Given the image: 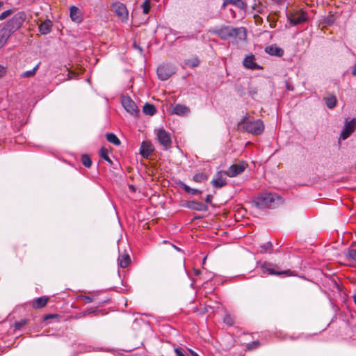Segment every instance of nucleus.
I'll list each match as a JSON object with an SVG mask.
<instances>
[{"mask_svg":"<svg viewBox=\"0 0 356 356\" xmlns=\"http://www.w3.org/2000/svg\"><path fill=\"white\" fill-rule=\"evenodd\" d=\"M175 73V68L168 64L161 65L157 68L158 77L162 81L168 79Z\"/></svg>","mask_w":356,"mask_h":356,"instance_id":"9","label":"nucleus"},{"mask_svg":"<svg viewBox=\"0 0 356 356\" xmlns=\"http://www.w3.org/2000/svg\"><path fill=\"white\" fill-rule=\"evenodd\" d=\"M227 4H229L228 2H227V0H225L222 4V7H225Z\"/></svg>","mask_w":356,"mask_h":356,"instance_id":"50","label":"nucleus"},{"mask_svg":"<svg viewBox=\"0 0 356 356\" xmlns=\"http://www.w3.org/2000/svg\"><path fill=\"white\" fill-rule=\"evenodd\" d=\"M193 179L197 183H202L208 179V176L204 172H199L193 176Z\"/></svg>","mask_w":356,"mask_h":356,"instance_id":"28","label":"nucleus"},{"mask_svg":"<svg viewBox=\"0 0 356 356\" xmlns=\"http://www.w3.org/2000/svg\"><path fill=\"white\" fill-rule=\"evenodd\" d=\"M238 128L253 135H260L264 130V124L261 120H250L248 115L244 116L238 123Z\"/></svg>","mask_w":356,"mask_h":356,"instance_id":"2","label":"nucleus"},{"mask_svg":"<svg viewBox=\"0 0 356 356\" xmlns=\"http://www.w3.org/2000/svg\"><path fill=\"white\" fill-rule=\"evenodd\" d=\"M156 110L153 104L146 103L143 106V112L146 115H153L155 114Z\"/></svg>","mask_w":356,"mask_h":356,"instance_id":"27","label":"nucleus"},{"mask_svg":"<svg viewBox=\"0 0 356 356\" xmlns=\"http://www.w3.org/2000/svg\"><path fill=\"white\" fill-rule=\"evenodd\" d=\"M180 188H181L183 190H184L186 193H189V194H191V195H197V194H201L202 192L198 190V189H195V188H191L190 186H188V185H186L185 183L182 182V181H180L179 184H178Z\"/></svg>","mask_w":356,"mask_h":356,"instance_id":"23","label":"nucleus"},{"mask_svg":"<svg viewBox=\"0 0 356 356\" xmlns=\"http://www.w3.org/2000/svg\"><path fill=\"white\" fill-rule=\"evenodd\" d=\"M90 314V312H84L83 313V316H87V315H88V314Z\"/></svg>","mask_w":356,"mask_h":356,"instance_id":"49","label":"nucleus"},{"mask_svg":"<svg viewBox=\"0 0 356 356\" xmlns=\"http://www.w3.org/2000/svg\"><path fill=\"white\" fill-rule=\"evenodd\" d=\"M26 19L25 12H18L4 24L3 27L13 34L22 27Z\"/></svg>","mask_w":356,"mask_h":356,"instance_id":"4","label":"nucleus"},{"mask_svg":"<svg viewBox=\"0 0 356 356\" xmlns=\"http://www.w3.org/2000/svg\"><path fill=\"white\" fill-rule=\"evenodd\" d=\"M56 317H57L56 314H49L44 317V320L47 321L48 319L54 318H56Z\"/></svg>","mask_w":356,"mask_h":356,"instance_id":"43","label":"nucleus"},{"mask_svg":"<svg viewBox=\"0 0 356 356\" xmlns=\"http://www.w3.org/2000/svg\"><path fill=\"white\" fill-rule=\"evenodd\" d=\"M12 13H13V10H7L3 12L0 15V20H3V19H6L8 16H10Z\"/></svg>","mask_w":356,"mask_h":356,"instance_id":"39","label":"nucleus"},{"mask_svg":"<svg viewBox=\"0 0 356 356\" xmlns=\"http://www.w3.org/2000/svg\"><path fill=\"white\" fill-rule=\"evenodd\" d=\"M325 101L326 106L330 109L334 108L337 102L336 96L333 95H329L325 98Z\"/></svg>","mask_w":356,"mask_h":356,"instance_id":"24","label":"nucleus"},{"mask_svg":"<svg viewBox=\"0 0 356 356\" xmlns=\"http://www.w3.org/2000/svg\"><path fill=\"white\" fill-rule=\"evenodd\" d=\"M134 46L136 49H138L140 51H142V48L138 46L136 43L134 44Z\"/></svg>","mask_w":356,"mask_h":356,"instance_id":"48","label":"nucleus"},{"mask_svg":"<svg viewBox=\"0 0 356 356\" xmlns=\"http://www.w3.org/2000/svg\"><path fill=\"white\" fill-rule=\"evenodd\" d=\"M356 129V118L351 119L349 122L345 123L344 127L341 131L340 138L343 140L347 139Z\"/></svg>","mask_w":356,"mask_h":356,"instance_id":"11","label":"nucleus"},{"mask_svg":"<svg viewBox=\"0 0 356 356\" xmlns=\"http://www.w3.org/2000/svg\"><path fill=\"white\" fill-rule=\"evenodd\" d=\"M225 175V171H219L215 175L211 181V184L215 188H221L227 184Z\"/></svg>","mask_w":356,"mask_h":356,"instance_id":"12","label":"nucleus"},{"mask_svg":"<svg viewBox=\"0 0 356 356\" xmlns=\"http://www.w3.org/2000/svg\"><path fill=\"white\" fill-rule=\"evenodd\" d=\"M99 154H100V156L102 158H103L104 159H105L109 164L112 165L113 164V161H111V159L108 157V152L106 149L104 148H102L100 152H99Z\"/></svg>","mask_w":356,"mask_h":356,"instance_id":"33","label":"nucleus"},{"mask_svg":"<svg viewBox=\"0 0 356 356\" xmlns=\"http://www.w3.org/2000/svg\"><path fill=\"white\" fill-rule=\"evenodd\" d=\"M186 207L188 209L199 211H207L208 209V207L207 204L197 201H188L186 203Z\"/></svg>","mask_w":356,"mask_h":356,"instance_id":"15","label":"nucleus"},{"mask_svg":"<svg viewBox=\"0 0 356 356\" xmlns=\"http://www.w3.org/2000/svg\"><path fill=\"white\" fill-rule=\"evenodd\" d=\"M188 350L192 356H200L196 352H195L191 348H188Z\"/></svg>","mask_w":356,"mask_h":356,"instance_id":"46","label":"nucleus"},{"mask_svg":"<svg viewBox=\"0 0 356 356\" xmlns=\"http://www.w3.org/2000/svg\"><path fill=\"white\" fill-rule=\"evenodd\" d=\"M272 247V244L270 243H268L263 246H261V248H263L265 251H266L268 249Z\"/></svg>","mask_w":356,"mask_h":356,"instance_id":"45","label":"nucleus"},{"mask_svg":"<svg viewBox=\"0 0 356 356\" xmlns=\"http://www.w3.org/2000/svg\"><path fill=\"white\" fill-rule=\"evenodd\" d=\"M175 353L176 356H188L187 353L181 347H177L175 348Z\"/></svg>","mask_w":356,"mask_h":356,"instance_id":"36","label":"nucleus"},{"mask_svg":"<svg viewBox=\"0 0 356 356\" xmlns=\"http://www.w3.org/2000/svg\"><path fill=\"white\" fill-rule=\"evenodd\" d=\"M49 298L44 296L38 298L33 302V307L34 309H40L44 307L47 302Z\"/></svg>","mask_w":356,"mask_h":356,"instance_id":"22","label":"nucleus"},{"mask_svg":"<svg viewBox=\"0 0 356 356\" xmlns=\"http://www.w3.org/2000/svg\"><path fill=\"white\" fill-rule=\"evenodd\" d=\"M111 9L122 22H127L129 18V11L126 6L116 1L111 5Z\"/></svg>","mask_w":356,"mask_h":356,"instance_id":"5","label":"nucleus"},{"mask_svg":"<svg viewBox=\"0 0 356 356\" xmlns=\"http://www.w3.org/2000/svg\"><path fill=\"white\" fill-rule=\"evenodd\" d=\"M200 61L199 58L196 56L184 60V64L190 67H197L200 65Z\"/></svg>","mask_w":356,"mask_h":356,"instance_id":"26","label":"nucleus"},{"mask_svg":"<svg viewBox=\"0 0 356 356\" xmlns=\"http://www.w3.org/2000/svg\"><path fill=\"white\" fill-rule=\"evenodd\" d=\"M212 199H213V195H208L206 197L205 201H206L207 203L211 204V202H212Z\"/></svg>","mask_w":356,"mask_h":356,"instance_id":"44","label":"nucleus"},{"mask_svg":"<svg viewBox=\"0 0 356 356\" xmlns=\"http://www.w3.org/2000/svg\"><path fill=\"white\" fill-rule=\"evenodd\" d=\"M122 105L124 109L131 115H137L138 113V107L136 103L131 99L130 97H123L121 100Z\"/></svg>","mask_w":356,"mask_h":356,"instance_id":"10","label":"nucleus"},{"mask_svg":"<svg viewBox=\"0 0 356 356\" xmlns=\"http://www.w3.org/2000/svg\"><path fill=\"white\" fill-rule=\"evenodd\" d=\"M156 138L159 143L163 146V149L167 150L172 146L170 134L165 129L161 128L156 130Z\"/></svg>","mask_w":356,"mask_h":356,"instance_id":"6","label":"nucleus"},{"mask_svg":"<svg viewBox=\"0 0 356 356\" xmlns=\"http://www.w3.org/2000/svg\"><path fill=\"white\" fill-rule=\"evenodd\" d=\"M52 22L50 19H46L39 25V31L42 35L48 34L51 32Z\"/></svg>","mask_w":356,"mask_h":356,"instance_id":"20","label":"nucleus"},{"mask_svg":"<svg viewBox=\"0 0 356 356\" xmlns=\"http://www.w3.org/2000/svg\"><path fill=\"white\" fill-rule=\"evenodd\" d=\"M289 20L291 24L297 25L305 22L307 20V13L300 12L291 15Z\"/></svg>","mask_w":356,"mask_h":356,"instance_id":"13","label":"nucleus"},{"mask_svg":"<svg viewBox=\"0 0 356 356\" xmlns=\"http://www.w3.org/2000/svg\"><path fill=\"white\" fill-rule=\"evenodd\" d=\"M263 273L270 275H290V270H278L275 264L270 262H264L261 266Z\"/></svg>","mask_w":356,"mask_h":356,"instance_id":"7","label":"nucleus"},{"mask_svg":"<svg viewBox=\"0 0 356 356\" xmlns=\"http://www.w3.org/2000/svg\"><path fill=\"white\" fill-rule=\"evenodd\" d=\"M352 74L353 76H356V62H355V64L353 66V70L352 71Z\"/></svg>","mask_w":356,"mask_h":356,"instance_id":"47","label":"nucleus"},{"mask_svg":"<svg viewBox=\"0 0 356 356\" xmlns=\"http://www.w3.org/2000/svg\"><path fill=\"white\" fill-rule=\"evenodd\" d=\"M131 261L130 257L128 254H120L118 259V262L121 268H126Z\"/></svg>","mask_w":356,"mask_h":356,"instance_id":"21","label":"nucleus"},{"mask_svg":"<svg viewBox=\"0 0 356 356\" xmlns=\"http://www.w3.org/2000/svg\"><path fill=\"white\" fill-rule=\"evenodd\" d=\"M243 64L245 67L250 70H259L261 68L254 62V56L252 54L247 56L244 58Z\"/></svg>","mask_w":356,"mask_h":356,"instance_id":"14","label":"nucleus"},{"mask_svg":"<svg viewBox=\"0 0 356 356\" xmlns=\"http://www.w3.org/2000/svg\"><path fill=\"white\" fill-rule=\"evenodd\" d=\"M78 299L83 300L86 303L88 304L93 301L94 297L90 296H79Z\"/></svg>","mask_w":356,"mask_h":356,"instance_id":"38","label":"nucleus"},{"mask_svg":"<svg viewBox=\"0 0 356 356\" xmlns=\"http://www.w3.org/2000/svg\"><path fill=\"white\" fill-rule=\"evenodd\" d=\"M79 8L74 6L70 7V17L74 22H79L80 17L79 16Z\"/></svg>","mask_w":356,"mask_h":356,"instance_id":"25","label":"nucleus"},{"mask_svg":"<svg viewBox=\"0 0 356 356\" xmlns=\"http://www.w3.org/2000/svg\"><path fill=\"white\" fill-rule=\"evenodd\" d=\"M173 247H174L176 250H179V248H178L177 246L173 245Z\"/></svg>","mask_w":356,"mask_h":356,"instance_id":"54","label":"nucleus"},{"mask_svg":"<svg viewBox=\"0 0 356 356\" xmlns=\"http://www.w3.org/2000/svg\"><path fill=\"white\" fill-rule=\"evenodd\" d=\"M6 72V68L0 65V79L3 77Z\"/></svg>","mask_w":356,"mask_h":356,"instance_id":"41","label":"nucleus"},{"mask_svg":"<svg viewBox=\"0 0 356 356\" xmlns=\"http://www.w3.org/2000/svg\"><path fill=\"white\" fill-rule=\"evenodd\" d=\"M12 33L3 26L0 29V49L3 48Z\"/></svg>","mask_w":356,"mask_h":356,"instance_id":"18","label":"nucleus"},{"mask_svg":"<svg viewBox=\"0 0 356 356\" xmlns=\"http://www.w3.org/2000/svg\"><path fill=\"white\" fill-rule=\"evenodd\" d=\"M213 33L222 40H227L231 38L244 40L246 39V29L244 27L234 28L231 26H223L216 29Z\"/></svg>","mask_w":356,"mask_h":356,"instance_id":"1","label":"nucleus"},{"mask_svg":"<svg viewBox=\"0 0 356 356\" xmlns=\"http://www.w3.org/2000/svg\"><path fill=\"white\" fill-rule=\"evenodd\" d=\"M190 113V108L183 104H176L172 107V113L177 115H186Z\"/></svg>","mask_w":356,"mask_h":356,"instance_id":"17","label":"nucleus"},{"mask_svg":"<svg viewBox=\"0 0 356 356\" xmlns=\"http://www.w3.org/2000/svg\"><path fill=\"white\" fill-rule=\"evenodd\" d=\"M2 6H3V2L0 1V9L1 8Z\"/></svg>","mask_w":356,"mask_h":356,"instance_id":"53","label":"nucleus"},{"mask_svg":"<svg viewBox=\"0 0 356 356\" xmlns=\"http://www.w3.org/2000/svg\"><path fill=\"white\" fill-rule=\"evenodd\" d=\"M106 140L115 145H119L120 144V140H119V138L116 136L115 134H113V133H109V134H107L106 136Z\"/></svg>","mask_w":356,"mask_h":356,"instance_id":"29","label":"nucleus"},{"mask_svg":"<svg viewBox=\"0 0 356 356\" xmlns=\"http://www.w3.org/2000/svg\"><path fill=\"white\" fill-rule=\"evenodd\" d=\"M346 257L348 260H352L356 262V249H350L348 251Z\"/></svg>","mask_w":356,"mask_h":356,"instance_id":"35","label":"nucleus"},{"mask_svg":"<svg viewBox=\"0 0 356 356\" xmlns=\"http://www.w3.org/2000/svg\"><path fill=\"white\" fill-rule=\"evenodd\" d=\"M26 323V321H21L19 322H16L15 323V327L16 329L19 330L20 328H22Z\"/></svg>","mask_w":356,"mask_h":356,"instance_id":"40","label":"nucleus"},{"mask_svg":"<svg viewBox=\"0 0 356 356\" xmlns=\"http://www.w3.org/2000/svg\"><path fill=\"white\" fill-rule=\"evenodd\" d=\"M38 67H39V63L33 70L24 72L21 74V77L29 78V77L33 76L35 74V72L38 70Z\"/></svg>","mask_w":356,"mask_h":356,"instance_id":"31","label":"nucleus"},{"mask_svg":"<svg viewBox=\"0 0 356 356\" xmlns=\"http://www.w3.org/2000/svg\"><path fill=\"white\" fill-rule=\"evenodd\" d=\"M281 201V197L275 193H264L258 195L254 201V204L259 209L266 207L273 208L275 205V202Z\"/></svg>","mask_w":356,"mask_h":356,"instance_id":"3","label":"nucleus"},{"mask_svg":"<svg viewBox=\"0 0 356 356\" xmlns=\"http://www.w3.org/2000/svg\"><path fill=\"white\" fill-rule=\"evenodd\" d=\"M229 4L234 5L241 10H245L246 4L242 0H227Z\"/></svg>","mask_w":356,"mask_h":356,"instance_id":"30","label":"nucleus"},{"mask_svg":"<svg viewBox=\"0 0 356 356\" xmlns=\"http://www.w3.org/2000/svg\"><path fill=\"white\" fill-rule=\"evenodd\" d=\"M223 322L228 325H232L234 323V321L231 315L227 314L223 318Z\"/></svg>","mask_w":356,"mask_h":356,"instance_id":"37","label":"nucleus"},{"mask_svg":"<svg viewBox=\"0 0 356 356\" xmlns=\"http://www.w3.org/2000/svg\"><path fill=\"white\" fill-rule=\"evenodd\" d=\"M195 275H199L200 274V270H195Z\"/></svg>","mask_w":356,"mask_h":356,"instance_id":"51","label":"nucleus"},{"mask_svg":"<svg viewBox=\"0 0 356 356\" xmlns=\"http://www.w3.org/2000/svg\"><path fill=\"white\" fill-rule=\"evenodd\" d=\"M154 148L151 143L143 141L141 144L140 153L144 158H147L153 152Z\"/></svg>","mask_w":356,"mask_h":356,"instance_id":"16","label":"nucleus"},{"mask_svg":"<svg viewBox=\"0 0 356 356\" xmlns=\"http://www.w3.org/2000/svg\"><path fill=\"white\" fill-rule=\"evenodd\" d=\"M81 162L86 168H90L92 165V161L90 156L87 154H83L81 156Z\"/></svg>","mask_w":356,"mask_h":356,"instance_id":"32","label":"nucleus"},{"mask_svg":"<svg viewBox=\"0 0 356 356\" xmlns=\"http://www.w3.org/2000/svg\"><path fill=\"white\" fill-rule=\"evenodd\" d=\"M259 341H254L252 344H248V348H257L259 346Z\"/></svg>","mask_w":356,"mask_h":356,"instance_id":"42","label":"nucleus"},{"mask_svg":"<svg viewBox=\"0 0 356 356\" xmlns=\"http://www.w3.org/2000/svg\"><path fill=\"white\" fill-rule=\"evenodd\" d=\"M248 167V163L245 161H241L238 163L232 165L226 171L225 175L229 177H234L241 174Z\"/></svg>","mask_w":356,"mask_h":356,"instance_id":"8","label":"nucleus"},{"mask_svg":"<svg viewBox=\"0 0 356 356\" xmlns=\"http://www.w3.org/2000/svg\"><path fill=\"white\" fill-rule=\"evenodd\" d=\"M353 300H354V302L356 305V294L353 296Z\"/></svg>","mask_w":356,"mask_h":356,"instance_id":"52","label":"nucleus"},{"mask_svg":"<svg viewBox=\"0 0 356 356\" xmlns=\"http://www.w3.org/2000/svg\"><path fill=\"white\" fill-rule=\"evenodd\" d=\"M266 52L272 56L281 57L284 54V50L275 45H271L266 47Z\"/></svg>","mask_w":356,"mask_h":356,"instance_id":"19","label":"nucleus"},{"mask_svg":"<svg viewBox=\"0 0 356 356\" xmlns=\"http://www.w3.org/2000/svg\"><path fill=\"white\" fill-rule=\"evenodd\" d=\"M141 7L143 8V13L148 14L151 8L150 0H145Z\"/></svg>","mask_w":356,"mask_h":356,"instance_id":"34","label":"nucleus"}]
</instances>
